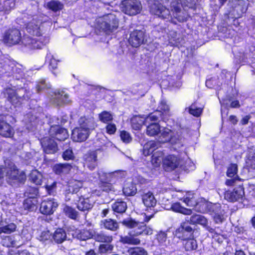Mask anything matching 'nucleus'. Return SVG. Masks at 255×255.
<instances>
[{
    "mask_svg": "<svg viewBox=\"0 0 255 255\" xmlns=\"http://www.w3.org/2000/svg\"><path fill=\"white\" fill-rule=\"evenodd\" d=\"M63 211L65 214L69 218L76 219L77 217V212L73 208L69 206H65Z\"/></svg>",
    "mask_w": 255,
    "mask_h": 255,
    "instance_id": "obj_52",
    "label": "nucleus"
},
{
    "mask_svg": "<svg viewBox=\"0 0 255 255\" xmlns=\"http://www.w3.org/2000/svg\"><path fill=\"white\" fill-rule=\"evenodd\" d=\"M189 112L190 114L193 115L194 116H199L202 112V109L200 108H196L194 105H192L189 108Z\"/></svg>",
    "mask_w": 255,
    "mask_h": 255,
    "instance_id": "obj_56",
    "label": "nucleus"
},
{
    "mask_svg": "<svg viewBox=\"0 0 255 255\" xmlns=\"http://www.w3.org/2000/svg\"><path fill=\"white\" fill-rule=\"evenodd\" d=\"M182 239L184 241L183 244L186 251H192L197 249V244L196 240L193 239L185 240V238Z\"/></svg>",
    "mask_w": 255,
    "mask_h": 255,
    "instance_id": "obj_47",
    "label": "nucleus"
},
{
    "mask_svg": "<svg viewBox=\"0 0 255 255\" xmlns=\"http://www.w3.org/2000/svg\"><path fill=\"white\" fill-rule=\"evenodd\" d=\"M49 39L45 37H40L39 39L32 38L29 35H24L21 37L20 43L25 47L29 48H41L42 46L48 43Z\"/></svg>",
    "mask_w": 255,
    "mask_h": 255,
    "instance_id": "obj_8",
    "label": "nucleus"
},
{
    "mask_svg": "<svg viewBox=\"0 0 255 255\" xmlns=\"http://www.w3.org/2000/svg\"><path fill=\"white\" fill-rule=\"evenodd\" d=\"M145 33L141 30H134L131 32L128 42L132 48H138L144 43Z\"/></svg>",
    "mask_w": 255,
    "mask_h": 255,
    "instance_id": "obj_11",
    "label": "nucleus"
},
{
    "mask_svg": "<svg viewBox=\"0 0 255 255\" xmlns=\"http://www.w3.org/2000/svg\"><path fill=\"white\" fill-rule=\"evenodd\" d=\"M41 143L44 152L47 154H53L57 150L56 143L54 139L45 137L41 140Z\"/></svg>",
    "mask_w": 255,
    "mask_h": 255,
    "instance_id": "obj_19",
    "label": "nucleus"
},
{
    "mask_svg": "<svg viewBox=\"0 0 255 255\" xmlns=\"http://www.w3.org/2000/svg\"><path fill=\"white\" fill-rule=\"evenodd\" d=\"M220 101L222 107L224 106L225 108H238L240 107L239 101L233 100L230 98L224 99Z\"/></svg>",
    "mask_w": 255,
    "mask_h": 255,
    "instance_id": "obj_40",
    "label": "nucleus"
},
{
    "mask_svg": "<svg viewBox=\"0 0 255 255\" xmlns=\"http://www.w3.org/2000/svg\"><path fill=\"white\" fill-rule=\"evenodd\" d=\"M30 190L32 191V193L31 194L28 191L26 192L25 194L28 197L24 200L23 204V208L27 211L33 210L37 203V200L35 197L38 193L37 190L35 188H30L29 189Z\"/></svg>",
    "mask_w": 255,
    "mask_h": 255,
    "instance_id": "obj_15",
    "label": "nucleus"
},
{
    "mask_svg": "<svg viewBox=\"0 0 255 255\" xmlns=\"http://www.w3.org/2000/svg\"><path fill=\"white\" fill-rule=\"evenodd\" d=\"M47 6L49 9L55 12L63 8V4L60 1L53 0L47 2Z\"/></svg>",
    "mask_w": 255,
    "mask_h": 255,
    "instance_id": "obj_44",
    "label": "nucleus"
},
{
    "mask_svg": "<svg viewBox=\"0 0 255 255\" xmlns=\"http://www.w3.org/2000/svg\"><path fill=\"white\" fill-rule=\"evenodd\" d=\"M113 249L114 246L110 243L101 244L99 247V253L100 254L111 253Z\"/></svg>",
    "mask_w": 255,
    "mask_h": 255,
    "instance_id": "obj_49",
    "label": "nucleus"
},
{
    "mask_svg": "<svg viewBox=\"0 0 255 255\" xmlns=\"http://www.w3.org/2000/svg\"><path fill=\"white\" fill-rule=\"evenodd\" d=\"M16 226L13 223H10L8 225L0 227V234L2 233L11 234L16 230Z\"/></svg>",
    "mask_w": 255,
    "mask_h": 255,
    "instance_id": "obj_48",
    "label": "nucleus"
},
{
    "mask_svg": "<svg viewBox=\"0 0 255 255\" xmlns=\"http://www.w3.org/2000/svg\"><path fill=\"white\" fill-rule=\"evenodd\" d=\"M2 40L4 43L9 46L20 44L21 40L20 31L15 27L6 30L3 33Z\"/></svg>",
    "mask_w": 255,
    "mask_h": 255,
    "instance_id": "obj_6",
    "label": "nucleus"
},
{
    "mask_svg": "<svg viewBox=\"0 0 255 255\" xmlns=\"http://www.w3.org/2000/svg\"><path fill=\"white\" fill-rule=\"evenodd\" d=\"M91 131L88 128H84L79 127L73 130L72 137L75 141L82 142L87 139Z\"/></svg>",
    "mask_w": 255,
    "mask_h": 255,
    "instance_id": "obj_18",
    "label": "nucleus"
},
{
    "mask_svg": "<svg viewBox=\"0 0 255 255\" xmlns=\"http://www.w3.org/2000/svg\"><path fill=\"white\" fill-rule=\"evenodd\" d=\"M161 131L160 126L157 123L151 124L146 127V134L150 136L157 135Z\"/></svg>",
    "mask_w": 255,
    "mask_h": 255,
    "instance_id": "obj_36",
    "label": "nucleus"
},
{
    "mask_svg": "<svg viewBox=\"0 0 255 255\" xmlns=\"http://www.w3.org/2000/svg\"><path fill=\"white\" fill-rule=\"evenodd\" d=\"M50 237L51 235L49 231H44L41 233L39 237V240L40 241L44 242L49 240L50 238Z\"/></svg>",
    "mask_w": 255,
    "mask_h": 255,
    "instance_id": "obj_60",
    "label": "nucleus"
},
{
    "mask_svg": "<svg viewBox=\"0 0 255 255\" xmlns=\"http://www.w3.org/2000/svg\"><path fill=\"white\" fill-rule=\"evenodd\" d=\"M79 127L84 128H88L90 130H92L95 128V123L93 118L81 117L79 120Z\"/></svg>",
    "mask_w": 255,
    "mask_h": 255,
    "instance_id": "obj_30",
    "label": "nucleus"
},
{
    "mask_svg": "<svg viewBox=\"0 0 255 255\" xmlns=\"http://www.w3.org/2000/svg\"><path fill=\"white\" fill-rule=\"evenodd\" d=\"M57 202L54 199H47L43 201L40 205V211L43 214H52L58 207Z\"/></svg>",
    "mask_w": 255,
    "mask_h": 255,
    "instance_id": "obj_16",
    "label": "nucleus"
},
{
    "mask_svg": "<svg viewBox=\"0 0 255 255\" xmlns=\"http://www.w3.org/2000/svg\"><path fill=\"white\" fill-rule=\"evenodd\" d=\"M100 120L103 123H107L113 120V116L107 111H104L99 115Z\"/></svg>",
    "mask_w": 255,
    "mask_h": 255,
    "instance_id": "obj_54",
    "label": "nucleus"
},
{
    "mask_svg": "<svg viewBox=\"0 0 255 255\" xmlns=\"http://www.w3.org/2000/svg\"><path fill=\"white\" fill-rule=\"evenodd\" d=\"M76 233V237L78 239L84 241L91 239V238H94L95 232L91 226H90L88 228L77 231Z\"/></svg>",
    "mask_w": 255,
    "mask_h": 255,
    "instance_id": "obj_23",
    "label": "nucleus"
},
{
    "mask_svg": "<svg viewBox=\"0 0 255 255\" xmlns=\"http://www.w3.org/2000/svg\"><path fill=\"white\" fill-rule=\"evenodd\" d=\"M129 255H147L146 251L141 248H134L128 251Z\"/></svg>",
    "mask_w": 255,
    "mask_h": 255,
    "instance_id": "obj_53",
    "label": "nucleus"
},
{
    "mask_svg": "<svg viewBox=\"0 0 255 255\" xmlns=\"http://www.w3.org/2000/svg\"><path fill=\"white\" fill-rule=\"evenodd\" d=\"M99 177L101 181L100 187L105 191L108 192L112 189L113 186L109 183L112 181L115 173H106L102 170L99 171Z\"/></svg>",
    "mask_w": 255,
    "mask_h": 255,
    "instance_id": "obj_13",
    "label": "nucleus"
},
{
    "mask_svg": "<svg viewBox=\"0 0 255 255\" xmlns=\"http://www.w3.org/2000/svg\"><path fill=\"white\" fill-rule=\"evenodd\" d=\"M6 171V176L9 180V182L17 181L23 182L25 181L26 177L23 171H20L14 164L9 160H6L4 161Z\"/></svg>",
    "mask_w": 255,
    "mask_h": 255,
    "instance_id": "obj_4",
    "label": "nucleus"
},
{
    "mask_svg": "<svg viewBox=\"0 0 255 255\" xmlns=\"http://www.w3.org/2000/svg\"><path fill=\"white\" fill-rule=\"evenodd\" d=\"M83 186V183L79 180L72 179L69 181L65 190L66 194L77 193Z\"/></svg>",
    "mask_w": 255,
    "mask_h": 255,
    "instance_id": "obj_26",
    "label": "nucleus"
},
{
    "mask_svg": "<svg viewBox=\"0 0 255 255\" xmlns=\"http://www.w3.org/2000/svg\"><path fill=\"white\" fill-rule=\"evenodd\" d=\"M123 10L129 15H134L140 11V4L137 0H124L122 1Z\"/></svg>",
    "mask_w": 255,
    "mask_h": 255,
    "instance_id": "obj_9",
    "label": "nucleus"
},
{
    "mask_svg": "<svg viewBox=\"0 0 255 255\" xmlns=\"http://www.w3.org/2000/svg\"><path fill=\"white\" fill-rule=\"evenodd\" d=\"M119 26L118 20L114 18L109 22L104 21L103 24V29L107 34H110L116 29Z\"/></svg>",
    "mask_w": 255,
    "mask_h": 255,
    "instance_id": "obj_29",
    "label": "nucleus"
},
{
    "mask_svg": "<svg viewBox=\"0 0 255 255\" xmlns=\"http://www.w3.org/2000/svg\"><path fill=\"white\" fill-rule=\"evenodd\" d=\"M188 222L192 225L199 224L210 232L213 231V229L208 226L207 219L203 216L198 214H195L190 217Z\"/></svg>",
    "mask_w": 255,
    "mask_h": 255,
    "instance_id": "obj_20",
    "label": "nucleus"
},
{
    "mask_svg": "<svg viewBox=\"0 0 255 255\" xmlns=\"http://www.w3.org/2000/svg\"><path fill=\"white\" fill-rule=\"evenodd\" d=\"M53 239L55 243L60 244L66 240L67 235L65 231L62 229H58L53 235Z\"/></svg>",
    "mask_w": 255,
    "mask_h": 255,
    "instance_id": "obj_35",
    "label": "nucleus"
},
{
    "mask_svg": "<svg viewBox=\"0 0 255 255\" xmlns=\"http://www.w3.org/2000/svg\"><path fill=\"white\" fill-rule=\"evenodd\" d=\"M63 157L65 160H68L72 159L74 157L73 151L71 149H67L63 153Z\"/></svg>",
    "mask_w": 255,
    "mask_h": 255,
    "instance_id": "obj_61",
    "label": "nucleus"
},
{
    "mask_svg": "<svg viewBox=\"0 0 255 255\" xmlns=\"http://www.w3.org/2000/svg\"><path fill=\"white\" fill-rule=\"evenodd\" d=\"M156 238H157V240H158V243L162 245L166 241V239H167L166 234L163 232H160L157 235Z\"/></svg>",
    "mask_w": 255,
    "mask_h": 255,
    "instance_id": "obj_57",
    "label": "nucleus"
},
{
    "mask_svg": "<svg viewBox=\"0 0 255 255\" xmlns=\"http://www.w3.org/2000/svg\"><path fill=\"white\" fill-rule=\"evenodd\" d=\"M93 207V202L88 198H80L78 203L77 208L81 211H86L91 209Z\"/></svg>",
    "mask_w": 255,
    "mask_h": 255,
    "instance_id": "obj_33",
    "label": "nucleus"
},
{
    "mask_svg": "<svg viewBox=\"0 0 255 255\" xmlns=\"http://www.w3.org/2000/svg\"><path fill=\"white\" fill-rule=\"evenodd\" d=\"M121 139L125 142L128 143L131 140V138L128 132L126 131H122L121 132Z\"/></svg>",
    "mask_w": 255,
    "mask_h": 255,
    "instance_id": "obj_59",
    "label": "nucleus"
},
{
    "mask_svg": "<svg viewBox=\"0 0 255 255\" xmlns=\"http://www.w3.org/2000/svg\"><path fill=\"white\" fill-rule=\"evenodd\" d=\"M107 131L109 134H113L116 131V126L114 124H109L106 127Z\"/></svg>",
    "mask_w": 255,
    "mask_h": 255,
    "instance_id": "obj_64",
    "label": "nucleus"
},
{
    "mask_svg": "<svg viewBox=\"0 0 255 255\" xmlns=\"http://www.w3.org/2000/svg\"><path fill=\"white\" fill-rule=\"evenodd\" d=\"M193 231L192 228L186 223H183L175 231V235L179 239H184L188 236L187 234H191Z\"/></svg>",
    "mask_w": 255,
    "mask_h": 255,
    "instance_id": "obj_24",
    "label": "nucleus"
},
{
    "mask_svg": "<svg viewBox=\"0 0 255 255\" xmlns=\"http://www.w3.org/2000/svg\"><path fill=\"white\" fill-rule=\"evenodd\" d=\"M127 208V205L126 202L121 200H118L112 205L113 211L118 213H124L126 211Z\"/></svg>",
    "mask_w": 255,
    "mask_h": 255,
    "instance_id": "obj_41",
    "label": "nucleus"
},
{
    "mask_svg": "<svg viewBox=\"0 0 255 255\" xmlns=\"http://www.w3.org/2000/svg\"><path fill=\"white\" fill-rule=\"evenodd\" d=\"M96 241L110 243L113 241L112 236L107 235L103 233H95L94 238Z\"/></svg>",
    "mask_w": 255,
    "mask_h": 255,
    "instance_id": "obj_43",
    "label": "nucleus"
},
{
    "mask_svg": "<svg viewBox=\"0 0 255 255\" xmlns=\"http://www.w3.org/2000/svg\"><path fill=\"white\" fill-rule=\"evenodd\" d=\"M14 5L13 0H0V12H7L10 11Z\"/></svg>",
    "mask_w": 255,
    "mask_h": 255,
    "instance_id": "obj_42",
    "label": "nucleus"
},
{
    "mask_svg": "<svg viewBox=\"0 0 255 255\" xmlns=\"http://www.w3.org/2000/svg\"><path fill=\"white\" fill-rule=\"evenodd\" d=\"M27 28L28 30V32L33 35H36L37 36L41 35L40 27L37 25L31 24L28 25Z\"/></svg>",
    "mask_w": 255,
    "mask_h": 255,
    "instance_id": "obj_51",
    "label": "nucleus"
},
{
    "mask_svg": "<svg viewBox=\"0 0 255 255\" xmlns=\"http://www.w3.org/2000/svg\"><path fill=\"white\" fill-rule=\"evenodd\" d=\"M187 206L194 207L195 211L200 213H205L210 210L211 206L213 208L220 207V204L211 205L203 199H200L198 201L195 197L191 194H189L184 198L183 200Z\"/></svg>",
    "mask_w": 255,
    "mask_h": 255,
    "instance_id": "obj_1",
    "label": "nucleus"
},
{
    "mask_svg": "<svg viewBox=\"0 0 255 255\" xmlns=\"http://www.w3.org/2000/svg\"><path fill=\"white\" fill-rule=\"evenodd\" d=\"M142 202L147 208H153L155 206L157 201L152 193L149 191L141 190L139 191Z\"/></svg>",
    "mask_w": 255,
    "mask_h": 255,
    "instance_id": "obj_17",
    "label": "nucleus"
},
{
    "mask_svg": "<svg viewBox=\"0 0 255 255\" xmlns=\"http://www.w3.org/2000/svg\"><path fill=\"white\" fill-rule=\"evenodd\" d=\"M9 255H30L29 252L26 250H10L9 252Z\"/></svg>",
    "mask_w": 255,
    "mask_h": 255,
    "instance_id": "obj_58",
    "label": "nucleus"
},
{
    "mask_svg": "<svg viewBox=\"0 0 255 255\" xmlns=\"http://www.w3.org/2000/svg\"><path fill=\"white\" fill-rule=\"evenodd\" d=\"M122 223L126 227L132 229L131 232L134 236H137L142 234L149 235L152 234V229L147 227L142 222H137L130 218L124 220Z\"/></svg>",
    "mask_w": 255,
    "mask_h": 255,
    "instance_id": "obj_2",
    "label": "nucleus"
},
{
    "mask_svg": "<svg viewBox=\"0 0 255 255\" xmlns=\"http://www.w3.org/2000/svg\"><path fill=\"white\" fill-rule=\"evenodd\" d=\"M171 209L177 213H180L186 215H190L192 213V210L182 207L180 203L176 202L171 205Z\"/></svg>",
    "mask_w": 255,
    "mask_h": 255,
    "instance_id": "obj_39",
    "label": "nucleus"
},
{
    "mask_svg": "<svg viewBox=\"0 0 255 255\" xmlns=\"http://www.w3.org/2000/svg\"><path fill=\"white\" fill-rule=\"evenodd\" d=\"M46 60L48 61L50 69L54 70L57 68L58 61L56 59L53 55H51V54H47Z\"/></svg>",
    "mask_w": 255,
    "mask_h": 255,
    "instance_id": "obj_50",
    "label": "nucleus"
},
{
    "mask_svg": "<svg viewBox=\"0 0 255 255\" xmlns=\"http://www.w3.org/2000/svg\"><path fill=\"white\" fill-rule=\"evenodd\" d=\"M72 166L68 163L57 164L54 166L53 171L57 174L68 173L71 169Z\"/></svg>",
    "mask_w": 255,
    "mask_h": 255,
    "instance_id": "obj_32",
    "label": "nucleus"
},
{
    "mask_svg": "<svg viewBox=\"0 0 255 255\" xmlns=\"http://www.w3.org/2000/svg\"><path fill=\"white\" fill-rule=\"evenodd\" d=\"M237 172V165L235 164H231L228 168L227 174L228 177H234Z\"/></svg>",
    "mask_w": 255,
    "mask_h": 255,
    "instance_id": "obj_55",
    "label": "nucleus"
},
{
    "mask_svg": "<svg viewBox=\"0 0 255 255\" xmlns=\"http://www.w3.org/2000/svg\"><path fill=\"white\" fill-rule=\"evenodd\" d=\"M51 120V123L53 124L49 129L50 136L58 140H64L67 138L69 136L67 130L59 126L65 123L66 120L63 119L60 121L59 119L55 117H53Z\"/></svg>",
    "mask_w": 255,
    "mask_h": 255,
    "instance_id": "obj_3",
    "label": "nucleus"
},
{
    "mask_svg": "<svg viewBox=\"0 0 255 255\" xmlns=\"http://www.w3.org/2000/svg\"><path fill=\"white\" fill-rule=\"evenodd\" d=\"M131 126L134 130H139L145 122V118L139 116H133L130 120Z\"/></svg>",
    "mask_w": 255,
    "mask_h": 255,
    "instance_id": "obj_31",
    "label": "nucleus"
},
{
    "mask_svg": "<svg viewBox=\"0 0 255 255\" xmlns=\"http://www.w3.org/2000/svg\"><path fill=\"white\" fill-rule=\"evenodd\" d=\"M123 193L126 196H133L137 192V188L132 182H127L123 188Z\"/></svg>",
    "mask_w": 255,
    "mask_h": 255,
    "instance_id": "obj_37",
    "label": "nucleus"
},
{
    "mask_svg": "<svg viewBox=\"0 0 255 255\" xmlns=\"http://www.w3.org/2000/svg\"><path fill=\"white\" fill-rule=\"evenodd\" d=\"M161 133L158 140L160 144L170 141L171 143H173V132L171 130L167 128H163L160 132Z\"/></svg>",
    "mask_w": 255,
    "mask_h": 255,
    "instance_id": "obj_28",
    "label": "nucleus"
},
{
    "mask_svg": "<svg viewBox=\"0 0 255 255\" xmlns=\"http://www.w3.org/2000/svg\"><path fill=\"white\" fill-rule=\"evenodd\" d=\"M159 115L160 116L161 114L159 113L151 114L145 118V122H147L148 121H156L158 120Z\"/></svg>",
    "mask_w": 255,
    "mask_h": 255,
    "instance_id": "obj_62",
    "label": "nucleus"
},
{
    "mask_svg": "<svg viewBox=\"0 0 255 255\" xmlns=\"http://www.w3.org/2000/svg\"><path fill=\"white\" fill-rule=\"evenodd\" d=\"M101 225L105 229L112 231H116L119 228V223L111 219L102 220Z\"/></svg>",
    "mask_w": 255,
    "mask_h": 255,
    "instance_id": "obj_34",
    "label": "nucleus"
},
{
    "mask_svg": "<svg viewBox=\"0 0 255 255\" xmlns=\"http://www.w3.org/2000/svg\"><path fill=\"white\" fill-rule=\"evenodd\" d=\"M180 163V159L174 154H169L164 157L163 166L167 171H170L177 168Z\"/></svg>",
    "mask_w": 255,
    "mask_h": 255,
    "instance_id": "obj_14",
    "label": "nucleus"
},
{
    "mask_svg": "<svg viewBox=\"0 0 255 255\" xmlns=\"http://www.w3.org/2000/svg\"><path fill=\"white\" fill-rule=\"evenodd\" d=\"M30 179L36 185H40L42 182V175L37 170H33L30 174Z\"/></svg>",
    "mask_w": 255,
    "mask_h": 255,
    "instance_id": "obj_45",
    "label": "nucleus"
},
{
    "mask_svg": "<svg viewBox=\"0 0 255 255\" xmlns=\"http://www.w3.org/2000/svg\"><path fill=\"white\" fill-rule=\"evenodd\" d=\"M149 12L152 15L162 19H169L171 22L175 23L173 21V18L169 9L158 1L154 2L150 5Z\"/></svg>",
    "mask_w": 255,
    "mask_h": 255,
    "instance_id": "obj_5",
    "label": "nucleus"
},
{
    "mask_svg": "<svg viewBox=\"0 0 255 255\" xmlns=\"http://www.w3.org/2000/svg\"><path fill=\"white\" fill-rule=\"evenodd\" d=\"M244 196V190L241 186H239L232 191L228 190L224 194L225 199L232 202L242 201Z\"/></svg>",
    "mask_w": 255,
    "mask_h": 255,
    "instance_id": "obj_12",
    "label": "nucleus"
},
{
    "mask_svg": "<svg viewBox=\"0 0 255 255\" xmlns=\"http://www.w3.org/2000/svg\"><path fill=\"white\" fill-rule=\"evenodd\" d=\"M158 108L160 111L166 113L168 112L169 108V106L166 104V103L164 101H161L159 105Z\"/></svg>",
    "mask_w": 255,
    "mask_h": 255,
    "instance_id": "obj_63",
    "label": "nucleus"
},
{
    "mask_svg": "<svg viewBox=\"0 0 255 255\" xmlns=\"http://www.w3.org/2000/svg\"><path fill=\"white\" fill-rule=\"evenodd\" d=\"M181 0H172L170 2V9L172 12L173 17L179 22H183L188 20L189 15L185 10L181 8Z\"/></svg>",
    "mask_w": 255,
    "mask_h": 255,
    "instance_id": "obj_7",
    "label": "nucleus"
},
{
    "mask_svg": "<svg viewBox=\"0 0 255 255\" xmlns=\"http://www.w3.org/2000/svg\"><path fill=\"white\" fill-rule=\"evenodd\" d=\"M85 166L91 170L94 169L97 165V155L95 151L87 153L84 156Z\"/></svg>",
    "mask_w": 255,
    "mask_h": 255,
    "instance_id": "obj_21",
    "label": "nucleus"
},
{
    "mask_svg": "<svg viewBox=\"0 0 255 255\" xmlns=\"http://www.w3.org/2000/svg\"><path fill=\"white\" fill-rule=\"evenodd\" d=\"M21 91L15 92L12 89H7L6 90V94L7 95L8 100L13 105L15 106L20 105L23 99L28 100L30 99V94L28 93L24 94L22 97L20 96Z\"/></svg>",
    "mask_w": 255,
    "mask_h": 255,
    "instance_id": "obj_10",
    "label": "nucleus"
},
{
    "mask_svg": "<svg viewBox=\"0 0 255 255\" xmlns=\"http://www.w3.org/2000/svg\"><path fill=\"white\" fill-rule=\"evenodd\" d=\"M161 146L160 143L158 141L150 140L147 142L143 147V154L145 156H148L152 154L154 150Z\"/></svg>",
    "mask_w": 255,
    "mask_h": 255,
    "instance_id": "obj_25",
    "label": "nucleus"
},
{
    "mask_svg": "<svg viewBox=\"0 0 255 255\" xmlns=\"http://www.w3.org/2000/svg\"><path fill=\"white\" fill-rule=\"evenodd\" d=\"M14 134L12 127L6 122H0V135L5 137H10Z\"/></svg>",
    "mask_w": 255,
    "mask_h": 255,
    "instance_id": "obj_27",
    "label": "nucleus"
},
{
    "mask_svg": "<svg viewBox=\"0 0 255 255\" xmlns=\"http://www.w3.org/2000/svg\"><path fill=\"white\" fill-rule=\"evenodd\" d=\"M133 235V233L131 231L129 233V236L122 237L120 241L123 244H128L130 245H138L140 241L138 238H135Z\"/></svg>",
    "mask_w": 255,
    "mask_h": 255,
    "instance_id": "obj_38",
    "label": "nucleus"
},
{
    "mask_svg": "<svg viewBox=\"0 0 255 255\" xmlns=\"http://www.w3.org/2000/svg\"><path fill=\"white\" fill-rule=\"evenodd\" d=\"M162 152L158 151L152 156L151 163L155 167L159 166L164 159Z\"/></svg>",
    "mask_w": 255,
    "mask_h": 255,
    "instance_id": "obj_46",
    "label": "nucleus"
},
{
    "mask_svg": "<svg viewBox=\"0 0 255 255\" xmlns=\"http://www.w3.org/2000/svg\"><path fill=\"white\" fill-rule=\"evenodd\" d=\"M53 102L58 106L70 102L68 95L64 91L56 90L54 93Z\"/></svg>",
    "mask_w": 255,
    "mask_h": 255,
    "instance_id": "obj_22",
    "label": "nucleus"
}]
</instances>
